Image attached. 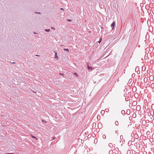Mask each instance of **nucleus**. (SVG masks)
<instances>
[{"label": "nucleus", "instance_id": "f257e3e1", "mask_svg": "<svg viewBox=\"0 0 154 154\" xmlns=\"http://www.w3.org/2000/svg\"><path fill=\"white\" fill-rule=\"evenodd\" d=\"M115 23L114 22H113L111 24V27L112 29H113L114 28Z\"/></svg>", "mask_w": 154, "mask_h": 154}, {"label": "nucleus", "instance_id": "f03ea898", "mask_svg": "<svg viewBox=\"0 0 154 154\" xmlns=\"http://www.w3.org/2000/svg\"><path fill=\"white\" fill-rule=\"evenodd\" d=\"M115 124L116 126H118L119 125V122L118 121H116L115 122Z\"/></svg>", "mask_w": 154, "mask_h": 154}, {"label": "nucleus", "instance_id": "7ed1b4c3", "mask_svg": "<svg viewBox=\"0 0 154 154\" xmlns=\"http://www.w3.org/2000/svg\"><path fill=\"white\" fill-rule=\"evenodd\" d=\"M55 56L54 58H58V57H57V52H55Z\"/></svg>", "mask_w": 154, "mask_h": 154}, {"label": "nucleus", "instance_id": "20e7f679", "mask_svg": "<svg viewBox=\"0 0 154 154\" xmlns=\"http://www.w3.org/2000/svg\"><path fill=\"white\" fill-rule=\"evenodd\" d=\"M93 68H92V67H90L89 66H88V70H91L92 69H93Z\"/></svg>", "mask_w": 154, "mask_h": 154}, {"label": "nucleus", "instance_id": "39448f33", "mask_svg": "<svg viewBox=\"0 0 154 154\" xmlns=\"http://www.w3.org/2000/svg\"><path fill=\"white\" fill-rule=\"evenodd\" d=\"M64 50L65 51H69V50L68 49H67V48H64Z\"/></svg>", "mask_w": 154, "mask_h": 154}, {"label": "nucleus", "instance_id": "423d86ee", "mask_svg": "<svg viewBox=\"0 0 154 154\" xmlns=\"http://www.w3.org/2000/svg\"><path fill=\"white\" fill-rule=\"evenodd\" d=\"M74 74L75 75H76L77 77H78V74L76 73V72H75L74 73Z\"/></svg>", "mask_w": 154, "mask_h": 154}, {"label": "nucleus", "instance_id": "0eeeda50", "mask_svg": "<svg viewBox=\"0 0 154 154\" xmlns=\"http://www.w3.org/2000/svg\"><path fill=\"white\" fill-rule=\"evenodd\" d=\"M45 31H46L48 32H49L50 31V29H45Z\"/></svg>", "mask_w": 154, "mask_h": 154}, {"label": "nucleus", "instance_id": "6e6552de", "mask_svg": "<svg viewBox=\"0 0 154 154\" xmlns=\"http://www.w3.org/2000/svg\"><path fill=\"white\" fill-rule=\"evenodd\" d=\"M32 137L33 138H35V139H36V140H37V138H36L34 136H33L32 135Z\"/></svg>", "mask_w": 154, "mask_h": 154}, {"label": "nucleus", "instance_id": "1a4fd4ad", "mask_svg": "<svg viewBox=\"0 0 154 154\" xmlns=\"http://www.w3.org/2000/svg\"><path fill=\"white\" fill-rule=\"evenodd\" d=\"M102 38H100V41L98 42L100 43V42H101V40H102Z\"/></svg>", "mask_w": 154, "mask_h": 154}, {"label": "nucleus", "instance_id": "9d476101", "mask_svg": "<svg viewBox=\"0 0 154 154\" xmlns=\"http://www.w3.org/2000/svg\"><path fill=\"white\" fill-rule=\"evenodd\" d=\"M51 28L52 29H53L54 30V29H55V28H54V27H51Z\"/></svg>", "mask_w": 154, "mask_h": 154}, {"label": "nucleus", "instance_id": "9b49d317", "mask_svg": "<svg viewBox=\"0 0 154 154\" xmlns=\"http://www.w3.org/2000/svg\"><path fill=\"white\" fill-rule=\"evenodd\" d=\"M68 21H71V20H69V19H68L67 20Z\"/></svg>", "mask_w": 154, "mask_h": 154}, {"label": "nucleus", "instance_id": "f8f14e48", "mask_svg": "<svg viewBox=\"0 0 154 154\" xmlns=\"http://www.w3.org/2000/svg\"><path fill=\"white\" fill-rule=\"evenodd\" d=\"M60 10H64L63 9V8H60Z\"/></svg>", "mask_w": 154, "mask_h": 154}, {"label": "nucleus", "instance_id": "ddd939ff", "mask_svg": "<svg viewBox=\"0 0 154 154\" xmlns=\"http://www.w3.org/2000/svg\"><path fill=\"white\" fill-rule=\"evenodd\" d=\"M60 75H63V74L62 73H60Z\"/></svg>", "mask_w": 154, "mask_h": 154}, {"label": "nucleus", "instance_id": "4468645a", "mask_svg": "<svg viewBox=\"0 0 154 154\" xmlns=\"http://www.w3.org/2000/svg\"><path fill=\"white\" fill-rule=\"evenodd\" d=\"M55 139V137H53V140H54V139Z\"/></svg>", "mask_w": 154, "mask_h": 154}, {"label": "nucleus", "instance_id": "2eb2a0df", "mask_svg": "<svg viewBox=\"0 0 154 154\" xmlns=\"http://www.w3.org/2000/svg\"><path fill=\"white\" fill-rule=\"evenodd\" d=\"M106 110H107L106 111H107L109 110V109H106Z\"/></svg>", "mask_w": 154, "mask_h": 154}, {"label": "nucleus", "instance_id": "dca6fc26", "mask_svg": "<svg viewBox=\"0 0 154 154\" xmlns=\"http://www.w3.org/2000/svg\"><path fill=\"white\" fill-rule=\"evenodd\" d=\"M106 110H107L106 111H107L109 110V109H106Z\"/></svg>", "mask_w": 154, "mask_h": 154}]
</instances>
